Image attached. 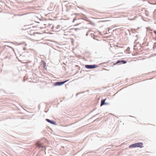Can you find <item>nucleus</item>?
<instances>
[{
  "label": "nucleus",
  "instance_id": "1",
  "mask_svg": "<svg viewBox=\"0 0 156 156\" xmlns=\"http://www.w3.org/2000/svg\"><path fill=\"white\" fill-rule=\"evenodd\" d=\"M98 67V66L95 64L93 65H85V67L88 69H93Z\"/></svg>",
  "mask_w": 156,
  "mask_h": 156
},
{
  "label": "nucleus",
  "instance_id": "2",
  "mask_svg": "<svg viewBox=\"0 0 156 156\" xmlns=\"http://www.w3.org/2000/svg\"><path fill=\"white\" fill-rule=\"evenodd\" d=\"M64 84V82L62 81L56 82H55L54 85L55 86H60Z\"/></svg>",
  "mask_w": 156,
  "mask_h": 156
},
{
  "label": "nucleus",
  "instance_id": "3",
  "mask_svg": "<svg viewBox=\"0 0 156 156\" xmlns=\"http://www.w3.org/2000/svg\"><path fill=\"white\" fill-rule=\"evenodd\" d=\"M45 120L46 121H47V122L50 123L51 124L54 125H57L56 122L54 121L48 119H45Z\"/></svg>",
  "mask_w": 156,
  "mask_h": 156
},
{
  "label": "nucleus",
  "instance_id": "4",
  "mask_svg": "<svg viewBox=\"0 0 156 156\" xmlns=\"http://www.w3.org/2000/svg\"><path fill=\"white\" fill-rule=\"evenodd\" d=\"M143 143L142 142H138L135 143L136 147L142 148L143 147Z\"/></svg>",
  "mask_w": 156,
  "mask_h": 156
},
{
  "label": "nucleus",
  "instance_id": "5",
  "mask_svg": "<svg viewBox=\"0 0 156 156\" xmlns=\"http://www.w3.org/2000/svg\"><path fill=\"white\" fill-rule=\"evenodd\" d=\"M106 99L105 98L104 99H103L101 100V105H100L101 106L103 105H105V101Z\"/></svg>",
  "mask_w": 156,
  "mask_h": 156
},
{
  "label": "nucleus",
  "instance_id": "6",
  "mask_svg": "<svg viewBox=\"0 0 156 156\" xmlns=\"http://www.w3.org/2000/svg\"><path fill=\"white\" fill-rule=\"evenodd\" d=\"M129 147V148H135L136 147V145H135V143L134 144H132L130 145Z\"/></svg>",
  "mask_w": 156,
  "mask_h": 156
},
{
  "label": "nucleus",
  "instance_id": "7",
  "mask_svg": "<svg viewBox=\"0 0 156 156\" xmlns=\"http://www.w3.org/2000/svg\"><path fill=\"white\" fill-rule=\"evenodd\" d=\"M121 60H118L114 64V65H115L118 63H119L121 62Z\"/></svg>",
  "mask_w": 156,
  "mask_h": 156
},
{
  "label": "nucleus",
  "instance_id": "8",
  "mask_svg": "<svg viewBox=\"0 0 156 156\" xmlns=\"http://www.w3.org/2000/svg\"><path fill=\"white\" fill-rule=\"evenodd\" d=\"M121 62H122L123 64H125L127 62L126 60H121Z\"/></svg>",
  "mask_w": 156,
  "mask_h": 156
},
{
  "label": "nucleus",
  "instance_id": "9",
  "mask_svg": "<svg viewBox=\"0 0 156 156\" xmlns=\"http://www.w3.org/2000/svg\"><path fill=\"white\" fill-rule=\"evenodd\" d=\"M90 35L91 36V37H95V36L92 34L91 33L90 34Z\"/></svg>",
  "mask_w": 156,
  "mask_h": 156
},
{
  "label": "nucleus",
  "instance_id": "10",
  "mask_svg": "<svg viewBox=\"0 0 156 156\" xmlns=\"http://www.w3.org/2000/svg\"><path fill=\"white\" fill-rule=\"evenodd\" d=\"M42 62H43V65L44 66H45L46 65V63L44 61H41Z\"/></svg>",
  "mask_w": 156,
  "mask_h": 156
},
{
  "label": "nucleus",
  "instance_id": "11",
  "mask_svg": "<svg viewBox=\"0 0 156 156\" xmlns=\"http://www.w3.org/2000/svg\"><path fill=\"white\" fill-rule=\"evenodd\" d=\"M93 39H94V40H97V41H100L99 40V39H97L95 37H93Z\"/></svg>",
  "mask_w": 156,
  "mask_h": 156
},
{
  "label": "nucleus",
  "instance_id": "12",
  "mask_svg": "<svg viewBox=\"0 0 156 156\" xmlns=\"http://www.w3.org/2000/svg\"><path fill=\"white\" fill-rule=\"evenodd\" d=\"M7 46L9 48L12 49L13 50H14V49L12 47L8 45Z\"/></svg>",
  "mask_w": 156,
  "mask_h": 156
},
{
  "label": "nucleus",
  "instance_id": "13",
  "mask_svg": "<svg viewBox=\"0 0 156 156\" xmlns=\"http://www.w3.org/2000/svg\"><path fill=\"white\" fill-rule=\"evenodd\" d=\"M69 80V79L66 80L65 81H63V82H64V84L66 82H68Z\"/></svg>",
  "mask_w": 156,
  "mask_h": 156
},
{
  "label": "nucleus",
  "instance_id": "14",
  "mask_svg": "<svg viewBox=\"0 0 156 156\" xmlns=\"http://www.w3.org/2000/svg\"><path fill=\"white\" fill-rule=\"evenodd\" d=\"M109 103H107V102H105V105H109Z\"/></svg>",
  "mask_w": 156,
  "mask_h": 156
},
{
  "label": "nucleus",
  "instance_id": "15",
  "mask_svg": "<svg viewBox=\"0 0 156 156\" xmlns=\"http://www.w3.org/2000/svg\"><path fill=\"white\" fill-rule=\"evenodd\" d=\"M154 33L156 35V30H154Z\"/></svg>",
  "mask_w": 156,
  "mask_h": 156
},
{
  "label": "nucleus",
  "instance_id": "16",
  "mask_svg": "<svg viewBox=\"0 0 156 156\" xmlns=\"http://www.w3.org/2000/svg\"><path fill=\"white\" fill-rule=\"evenodd\" d=\"M88 33H87L86 34V36H88Z\"/></svg>",
  "mask_w": 156,
  "mask_h": 156
},
{
  "label": "nucleus",
  "instance_id": "17",
  "mask_svg": "<svg viewBox=\"0 0 156 156\" xmlns=\"http://www.w3.org/2000/svg\"><path fill=\"white\" fill-rule=\"evenodd\" d=\"M75 30L76 31V30H79V29H78V28H76L75 29Z\"/></svg>",
  "mask_w": 156,
  "mask_h": 156
},
{
  "label": "nucleus",
  "instance_id": "18",
  "mask_svg": "<svg viewBox=\"0 0 156 156\" xmlns=\"http://www.w3.org/2000/svg\"><path fill=\"white\" fill-rule=\"evenodd\" d=\"M55 28H56V29H58V27H55Z\"/></svg>",
  "mask_w": 156,
  "mask_h": 156
},
{
  "label": "nucleus",
  "instance_id": "19",
  "mask_svg": "<svg viewBox=\"0 0 156 156\" xmlns=\"http://www.w3.org/2000/svg\"><path fill=\"white\" fill-rule=\"evenodd\" d=\"M99 34H100L101 35H102V34H101V32H99Z\"/></svg>",
  "mask_w": 156,
  "mask_h": 156
},
{
  "label": "nucleus",
  "instance_id": "20",
  "mask_svg": "<svg viewBox=\"0 0 156 156\" xmlns=\"http://www.w3.org/2000/svg\"><path fill=\"white\" fill-rule=\"evenodd\" d=\"M29 26V25H27H27H24V27H26V26L28 27V26Z\"/></svg>",
  "mask_w": 156,
  "mask_h": 156
},
{
  "label": "nucleus",
  "instance_id": "21",
  "mask_svg": "<svg viewBox=\"0 0 156 156\" xmlns=\"http://www.w3.org/2000/svg\"><path fill=\"white\" fill-rule=\"evenodd\" d=\"M11 43H12V44H14V43L13 42H11Z\"/></svg>",
  "mask_w": 156,
  "mask_h": 156
},
{
  "label": "nucleus",
  "instance_id": "22",
  "mask_svg": "<svg viewBox=\"0 0 156 156\" xmlns=\"http://www.w3.org/2000/svg\"><path fill=\"white\" fill-rule=\"evenodd\" d=\"M58 26V27H59H59H59V26Z\"/></svg>",
  "mask_w": 156,
  "mask_h": 156
},
{
  "label": "nucleus",
  "instance_id": "23",
  "mask_svg": "<svg viewBox=\"0 0 156 156\" xmlns=\"http://www.w3.org/2000/svg\"><path fill=\"white\" fill-rule=\"evenodd\" d=\"M109 28H108V31H109Z\"/></svg>",
  "mask_w": 156,
  "mask_h": 156
},
{
  "label": "nucleus",
  "instance_id": "24",
  "mask_svg": "<svg viewBox=\"0 0 156 156\" xmlns=\"http://www.w3.org/2000/svg\"><path fill=\"white\" fill-rule=\"evenodd\" d=\"M77 14H75L74 15H76Z\"/></svg>",
  "mask_w": 156,
  "mask_h": 156
},
{
  "label": "nucleus",
  "instance_id": "25",
  "mask_svg": "<svg viewBox=\"0 0 156 156\" xmlns=\"http://www.w3.org/2000/svg\"><path fill=\"white\" fill-rule=\"evenodd\" d=\"M74 20H73V22H74Z\"/></svg>",
  "mask_w": 156,
  "mask_h": 156
}]
</instances>
